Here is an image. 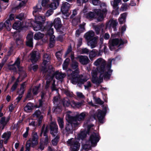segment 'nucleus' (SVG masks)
<instances>
[{"mask_svg": "<svg viewBox=\"0 0 151 151\" xmlns=\"http://www.w3.org/2000/svg\"><path fill=\"white\" fill-rule=\"evenodd\" d=\"M114 61L113 59H109L106 65L105 60L101 58L97 59L94 64L96 66L100 65L96 69L93 70L91 72L92 81L94 83L99 84L103 81V78L109 79L111 74L112 70L110 69L111 62Z\"/></svg>", "mask_w": 151, "mask_h": 151, "instance_id": "obj_1", "label": "nucleus"}, {"mask_svg": "<svg viewBox=\"0 0 151 151\" xmlns=\"http://www.w3.org/2000/svg\"><path fill=\"white\" fill-rule=\"evenodd\" d=\"M78 63L76 60L72 61L71 64V68L75 70L72 71L71 69H69L67 70L68 78L71 81V83L73 84H77V85L81 87L84 82H86L88 79L83 77L82 75H79V69L78 68Z\"/></svg>", "mask_w": 151, "mask_h": 151, "instance_id": "obj_2", "label": "nucleus"}, {"mask_svg": "<svg viewBox=\"0 0 151 151\" xmlns=\"http://www.w3.org/2000/svg\"><path fill=\"white\" fill-rule=\"evenodd\" d=\"M68 122L65 125V129L63 128L61 131V132L63 134L66 135L67 136L69 134L73 133L75 127L78 124V122H75L73 120L72 121H70L69 115H68Z\"/></svg>", "mask_w": 151, "mask_h": 151, "instance_id": "obj_3", "label": "nucleus"}, {"mask_svg": "<svg viewBox=\"0 0 151 151\" xmlns=\"http://www.w3.org/2000/svg\"><path fill=\"white\" fill-rule=\"evenodd\" d=\"M50 55L47 53L43 55V64L44 66L42 67L41 72L44 75H49L50 73H52L53 71V68L52 66H50L48 67H47L45 66L47 62L50 60Z\"/></svg>", "mask_w": 151, "mask_h": 151, "instance_id": "obj_4", "label": "nucleus"}, {"mask_svg": "<svg viewBox=\"0 0 151 151\" xmlns=\"http://www.w3.org/2000/svg\"><path fill=\"white\" fill-rule=\"evenodd\" d=\"M127 42V40L123 41L121 38H111L109 42V49L111 50H112L115 49L116 46H118L119 47Z\"/></svg>", "mask_w": 151, "mask_h": 151, "instance_id": "obj_5", "label": "nucleus"}, {"mask_svg": "<svg viewBox=\"0 0 151 151\" xmlns=\"http://www.w3.org/2000/svg\"><path fill=\"white\" fill-rule=\"evenodd\" d=\"M67 143L70 146L71 151H78L79 150L80 144L76 139L72 138L68 140Z\"/></svg>", "mask_w": 151, "mask_h": 151, "instance_id": "obj_6", "label": "nucleus"}, {"mask_svg": "<svg viewBox=\"0 0 151 151\" xmlns=\"http://www.w3.org/2000/svg\"><path fill=\"white\" fill-rule=\"evenodd\" d=\"M90 133H91V134L88 141L90 142L91 144L92 145V146L94 147L99 140V135L98 134L95 133L93 129L91 131Z\"/></svg>", "mask_w": 151, "mask_h": 151, "instance_id": "obj_7", "label": "nucleus"}, {"mask_svg": "<svg viewBox=\"0 0 151 151\" xmlns=\"http://www.w3.org/2000/svg\"><path fill=\"white\" fill-rule=\"evenodd\" d=\"M39 137L36 132H32V137L27 141L31 143V146L34 147L37 146L38 143Z\"/></svg>", "mask_w": 151, "mask_h": 151, "instance_id": "obj_8", "label": "nucleus"}, {"mask_svg": "<svg viewBox=\"0 0 151 151\" xmlns=\"http://www.w3.org/2000/svg\"><path fill=\"white\" fill-rule=\"evenodd\" d=\"M47 80L46 81V85L45 86V88L46 89H47L50 87V88L52 91H57V88L55 84V81L54 80L52 81V79L51 78L50 79H47L46 78Z\"/></svg>", "mask_w": 151, "mask_h": 151, "instance_id": "obj_9", "label": "nucleus"}, {"mask_svg": "<svg viewBox=\"0 0 151 151\" xmlns=\"http://www.w3.org/2000/svg\"><path fill=\"white\" fill-rule=\"evenodd\" d=\"M103 6L104 8L102 10L99 9L97 15L98 17L97 20L99 21H102L104 18V15L106 14L107 12V10L106 9V7L105 4H103Z\"/></svg>", "mask_w": 151, "mask_h": 151, "instance_id": "obj_10", "label": "nucleus"}, {"mask_svg": "<svg viewBox=\"0 0 151 151\" xmlns=\"http://www.w3.org/2000/svg\"><path fill=\"white\" fill-rule=\"evenodd\" d=\"M86 116L84 113H82L79 114H77L76 116H72L69 115L70 121L73 120L75 122H78L77 121H81L83 120Z\"/></svg>", "mask_w": 151, "mask_h": 151, "instance_id": "obj_11", "label": "nucleus"}, {"mask_svg": "<svg viewBox=\"0 0 151 151\" xmlns=\"http://www.w3.org/2000/svg\"><path fill=\"white\" fill-rule=\"evenodd\" d=\"M20 59L18 58L15 61L14 63L12 65H10L9 66V68L10 69L13 70H15L16 69V68L15 67L16 65L19 69V71L21 72L24 71V68L22 67H21L20 65Z\"/></svg>", "mask_w": 151, "mask_h": 151, "instance_id": "obj_12", "label": "nucleus"}, {"mask_svg": "<svg viewBox=\"0 0 151 151\" xmlns=\"http://www.w3.org/2000/svg\"><path fill=\"white\" fill-rule=\"evenodd\" d=\"M50 133L54 137L56 136L57 135H59L57 133H58V125L55 123H52L50 126Z\"/></svg>", "mask_w": 151, "mask_h": 151, "instance_id": "obj_13", "label": "nucleus"}, {"mask_svg": "<svg viewBox=\"0 0 151 151\" xmlns=\"http://www.w3.org/2000/svg\"><path fill=\"white\" fill-rule=\"evenodd\" d=\"M105 113L101 110L99 109L94 114V117L95 119L97 118L99 122L101 123H103V119L104 118Z\"/></svg>", "mask_w": 151, "mask_h": 151, "instance_id": "obj_14", "label": "nucleus"}, {"mask_svg": "<svg viewBox=\"0 0 151 151\" xmlns=\"http://www.w3.org/2000/svg\"><path fill=\"white\" fill-rule=\"evenodd\" d=\"M93 126V125L92 124L88 125L87 131H84L81 132L79 135V138L82 140L86 138L87 134H89L90 133L91 131L93 129L92 127Z\"/></svg>", "mask_w": 151, "mask_h": 151, "instance_id": "obj_15", "label": "nucleus"}, {"mask_svg": "<svg viewBox=\"0 0 151 151\" xmlns=\"http://www.w3.org/2000/svg\"><path fill=\"white\" fill-rule=\"evenodd\" d=\"M30 59L32 63L34 64L37 62L40 57V55L38 52L36 51L32 52L30 54Z\"/></svg>", "mask_w": 151, "mask_h": 151, "instance_id": "obj_16", "label": "nucleus"}, {"mask_svg": "<svg viewBox=\"0 0 151 151\" xmlns=\"http://www.w3.org/2000/svg\"><path fill=\"white\" fill-rule=\"evenodd\" d=\"M78 58L80 63L83 65H86L89 63L90 60L88 57L85 55H79L76 59Z\"/></svg>", "mask_w": 151, "mask_h": 151, "instance_id": "obj_17", "label": "nucleus"}, {"mask_svg": "<svg viewBox=\"0 0 151 151\" xmlns=\"http://www.w3.org/2000/svg\"><path fill=\"white\" fill-rule=\"evenodd\" d=\"M54 70L52 73H50L49 75H47L50 76L52 74L53 77L55 76L57 80H61L63 79L65 76V74L64 73H62L58 71H56L55 72H54Z\"/></svg>", "mask_w": 151, "mask_h": 151, "instance_id": "obj_18", "label": "nucleus"}, {"mask_svg": "<svg viewBox=\"0 0 151 151\" xmlns=\"http://www.w3.org/2000/svg\"><path fill=\"white\" fill-rule=\"evenodd\" d=\"M25 86V82L23 83L21 85V87L20 90L17 91V93L19 94V96L16 99V102L18 103L22 97V95L24 94V88Z\"/></svg>", "mask_w": 151, "mask_h": 151, "instance_id": "obj_19", "label": "nucleus"}, {"mask_svg": "<svg viewBox=\"0 0 151 151\" xmlns=\"http://www.w3.org/2000/svg\"><path fill=\"white\" fill-rule=\"evenodd\" d=\"M33 116L34 117L38 118V125L39 126L40 125L43 118V116L41 115L40 111L39 110H36L33 114Z\"/></svg>", "mask_w": 151, "mask_h": 151, "instance_id": "obj_20", "label": "nucleus"}, {"mask_svg": "<svg viewBox=\"0 0 151 151\" xmlns=\"http://www.w3.org/2000/svg\"><path fill=\"white\" fill-rule=\"evenodd\" d=\"M70 7V4L67 2H65L62 4L61 10L63 14H66Z\"/></svg>", "mask_w": 151, "mask_h": 151, "instance_id": "obj_21", "label": "nucleus"}, {"mask_svg": "<svg viewBox=\"0 0 151 151\" xmlns=\"http://www.w3.org/2000/svg\"><path fill=\"white\" fill-rule=\"evenodd\" d=\"M98 38V37H96L92 40H89L88 42V45L90 46L91 48H94L97 46Z\"/></svg>", "mask_w": 151, "mask_h": 151, "instance_id": "obj_22", "label": "nucleus"}, {"mask_svg": "<svg viewBox=\"0 0 151 151\" xmlns=\"http://www.w3.org/2000/svg\"><path fill=\"white\" fill-rule=\"evenodd\" d=\"M53 24L52 22H48L46 26V28L47 31V34L49 35H53V29L52 28Z\"/></svg>", "mask_w": 151, "mask_h": 151, "instance_id": "obj_23", "label": "nucleus"}, {"mask_svg": "<svg viewBox=\"0 0 151 151\" xmlns=\"http://www.w3.org/2000/svg\"><path fill=\"white\" fill-rule=\"evenodd\" d=\"M95 35L94 32L92 30L87 32L84 35V37L87 40H92L94 37Z\"/></svg>", "mask_w": 151, "mask_h": 151, "instance_id": "obj_24", "label": "nucleus"}, {"mask_svg": "<svg viewBox=\"0 0 151 151\" xmlns=\"http://www.w3.org/2000/svg\"><path fill=\"white\" fill-rule=\"evenodd\" d=\"M27 41L26 45L29 47H32L33 46V34H29L27 37Z\"/></svg>", "mask_w": 151, "mask_h": 151, "instance_id": "obj_25", "label": "nucleus"}, {"mask_svg": "<svg viewBox=\"0 0 151 151\" xmlns=\"http://www.w3.org/2000/svg\"><path fill=\"white\" fill-rule=\"evenodd\" d=\"M53 24L55 28H58L62 26L61 21L59 18H57L54 20L53 23H52Z\"/></svg>", "mask_w": 151, "mask_h": 151, "instance_id": "obj_26", "label": "nucleus"}, {"mask_svg": "<svg viewBox=\"0 0 151 151\" xmlns=\"http://www.w3.org/2000/svg\"><path fill=\"white\" fill-rule=\"evenodd\" d=\"M48 132V129L47 126H46V127H45V125L44 124L42 128L41 132L40 134V136H42V134H43L44 136L47 135Z\"/></svg>", "mask_w": 151, "mask_h": 151, "instance_id": "obj_27", "label": "nucleus"}, {"mask_svg": "<svg viewBox=\"0 0 151 151\" xmlns=\"http://www.w3.org/2000/svg\"><path fill=\"white\" fill-rule=\"evenodd\" d=\"M9 121L8 119H6L5 117H2L0 120V124L1 125L2 130H3Z\"/></svg>", "mask_w": 151, "mask_h": 151, "instance_id": "obj_28", "label": "nucleus"}, {"mask_svg": "<svg viewBox=\"0 0 151 151\" xmlns=\"http://www.w3.org/2000/svg\"><path fill=\"white\" fill-rule=\"evenodd\" d=\"M104 25L103 24H101L98 25H94L93 26V28L97 35H98L99 34L100 31L101 30L103 31V28L104 27Z\"/></svg>", "mask_w": 151, "mask_h": 151, "instance_id": "obj_29", "label": "nucleus"}, {"mask_svg": "<svg viewBox=\"0 0 151 151\" xmlns=\"http://www.w3.org/2000/svg\"><path fill=\"white\" fill-rule=\"evenodd\" d=\"M42 9V7L40 4H37L35 6L33 7V15L36 17L37 14L36 13L40 12Z\"/></svg>", "mask_w": 151, "mask_h": 151, "instance_id": "obj_30", "label": "nucleus"}, {"mask_svg": "<svg viewBox=\"0 0 151 151\" xmlns=\"http://www.w3.org/2000/svg\"><path fill=\"white\" fill-rule=\"evenodd\" d=\"M109 25H107V27L111 28L112 27L114 31L116 30V27L118 24V23L116 20H112L109 21Z\"/></svg>", "mask_w": 151, "mask_h": 151, "instance_id": "obj_31", "label": "nucleus"}, {"mask_svg": "<svg viewBox=\"0 0 151 151\" xmlns=\"http://www.w3.org/2000/svg\"><path fill=\"white\" fill-rule=\"evenodd\" d=\"M61 103L65 107H68L71 105V102H70L69 99L67 97L63 99L61 101Z\"/></svg>", "mask_w": 151, "mask_h": 151, "instance_id": "obj_32", "label": "nucleus"}, {"mask_svg": "<svg viewBox=\"0 0 151 151\" xmlns=\"http://www.w3.org/2000/svg\"><path fill=\"white\" fill-rule=\"evenodd\" d=\"M42 27V23L40 22L39 21H37V22L35 21L34 24L33 25L34 29L35 31H37L40 30Z\"/></svg>", "mask_w": 151, "mask_h": 151, "instance_id": "obj_33", "label": "nucleus"}, {"mask_svg": "<svg viewBox=\"0 0 151 151\" xmlns=\"http://www.w3.org/2000/svg\"><path fill=\"white\" fill-rule=\"evenodd\" d=\"M57 121L59 127L61 129V131L64 128V125L63 119L60 117H58Z\"/></svg>", "mask_w": 151, "mask_h": 151, "instance_id": "obj_34", "label": "nucleus"}, {"mask_svg": "<svg viewBox=\"0 0 151 151\" xmlns=\"http://www.w3.org/2000/svg\"><path fill=\"white\" fill-rule=\"evenodd\" d=\"M91 146H92V145L90 142L87 141L83 146V150H84V151L88 150L91 148Z\"/></svg>", "mask_w": 151, "mask_h": 151, "instance_id": "obj_35", "label": "nucleus"}, {"mask_svg": "<svg viewBox=\"0 0 151 151\" xmlns=\"http://www.w3.org/2000/svg\"><path fill=\"white\" fill-rule=\"evenodd\" d=\"M60 139V135H57L52 140L51 142L53 145L56 146L57 145Z\"/></svg>", "mask_w": 151, "mask_h": 151, "instance_id": "obj_36", "label": "nucleus"}, {"mask_svg": "<svg viewBox=\"0 0 151 151\" xmlns=\"http://www.w3.org/2000/svg\"><path fill=\"white\" fill-rule=\"evenodd\" d=\"M32 104L31 103H29L25 106L24 110L26 112H27L32 109Z\"/></svg>", "mask_w": 151, "mask_h": 151, "instance_id": "obj_37", "label": "nucleus"}, {"mask_svg": "<svg viewBox=\"0 0 151 151\" xmlns=\"http://www.w3.org/2000/svg\"><path fill=\"white\" fill-rule=\"evenodd\" d=\"M59 2H57L56 1H53V2L51 4L49 5V7L50 8L52 9H55L57 6L58 5Z\"/></svg>", "mask_w": 151, "mask_h": 151, "instance_id": "obj_38", "label": "nucleus"}, {"mask_svg": "<svg viewBox=\"0 0 151 151\" xmlns=\"http://www.w3.org/2000/svg\"><path fill=\"white\" fill-rule=\"evenodd\" d=\"M100 48L101 50H100L99 51V54H100L101 52H102L103 51L105 53L107 52V47L105 44H101L100 46Z\"/></svg>", "mask_w": 151, "mask_h": 151, "instance_id": "obj_39", "label": "nucleus"}, {"mask_svg": "<svg viewBox=\"0 0 151 151\" xmlns=\"http://www.w3.org/2000/svg\"><path fill=\"white\" fill-rule=\"evenodd\" d=\"M44 35L43 34L39 32L35 35L34 38L36 40H40L42 38L44 37Z\"/></svg>", "mask_w": 151, "mask_h": 151, "instance_id": "obj_40", "label": "nucleus"}, {"mask_svg": "<svg viewBox=\"0 0 151 151\" xmlns=\"http://www.w3.org/2000/svg\"><path fill=\"white\" fill-rule=\"evenodd\" d=\"M122 0H114L111 2V4L113 7H119V3Z\"/></svg>", "mask_w": 151, "mask_h": 151, "instance_id": "obj_41", "label": "nucleus"}, {"mask_svg": "<svg viewBox=\"0 0 151 151\" xmlns=\"http://www.w3.org/2000/svg\"><path fill=\"white\" fill-rule=\"evenodd\" d=\"M55 29L59 34H62L63 35H65V29L63 27H62V26L58 28H56Z\"/></svg>", "mask_w": 151, "mask_h": 151, "instance_id": "obj_42", "label": "nucleus"}, {"mask_svg": "<svg viewBox=\"0 0 151 151\" xmlns=\"http://www.w3.org/2000/svg\"><path fill=\"white\" fill-rule=\"evenodd\" d=\"M11 134V132L9 131L5 132L2 135V137L5 139L8 140L10 138Z\"/></svg>", "mask_w": 151, "mask_h": 151, "instance_id": "obj_43", "label": "nucleus"}, {"mask_svg": "<svg viewBox=\"0 0 151 151\" xmlns=\"http://www.w3.org/2000/svg\"><path fill=\"white\" fill-rule=\"evenodd\" d=\"M82 104V102L76 103L74 101H73L71 102V106L73 107H79L81 106Z\"/></svg>", "mask_w": 151, "mask_h": 151, "instance_id": "obj_44", "label": "nucleus"}, {"mask_svg": "<svg viewBox=\"0 0 151 151\" xmlns=\"http://www.w3.org/2000/svg\"><path fill=\"white\" fill-rule=\"evenodd\" d=\"M20 23V22L19 21L16 22L12 26L13 28L15 29H19L21 27Z\"/></svg>", "mask_w": 151, "mask_h": 151, "instance_id": "obj_45", "label": "nucleus"}, {"mask_svg": "<svg viewBox=\"0 0 151 151\" xmlns=\"http://www.w3.org/2000/svg\"><path fill=\"white\" fill-rule=\"evenodd\" d=\"M4 24H5V27L6 28V29L8 30H10V28L11 27V23L9 19H7L6 20L4 23Z\"/></svg>", "mask_w": 151, "mask_h": 151, "instance_id": "obj_46", "label": "nucleus"}, {"mask_svg": "<svg viewBox=\"0 0 151 151\" xmlns=\"http://www.w3.org/2000/svg\"><path fill=\"white\" fill-rule=\"evenodd\" d=\"M45 20V16H38L37 17H36L35 21L37 22V21H39L40 22H44Z\"/></svg>", "mask_w": 151, "mask_h": 151, "instance_id": "obj_47", "label": "nucleus"}, {"mask_svg": "<svg viewBox=\"0 0 151 151\" xmlns=\"http://www.w3.org/2000/svg\"><path fill=\"white\" fill-rule=\"evenodd\" d=\"M95 13L93 12H90L86 14V17L88 19H91L94 17Z\"/></svg>", "mask_w": 151, "mask_h": 151, "instance_id": "obj_48", "label": "nucleus"}, {"mask_svg": "<svg viewBox=\"0 0 151 151\" xmlns=\"http://www.w3.org/2000/svg\"><path fill=\"white\" fill-rule=\"evenodd\" d=\"M45 137L44 139V142L45 145H47L49 141H50V136L47 135L44 136Z\"/></svg>", "mask_w": 151, "mask_h": 151, "instance_id": "obj_49", "label": "nucleus"}, {"mask_svg": "<svg viewBox=\"0 0 151 151\" xmlns=\"http://www.w3.org/2000/svg\"><path fill=\"white\" fill-rule=\"evenodd\" d=\"M19 78H18L16 81L12 86L11 89L12 91H14L17 88V86L18 84V83L19 82Z\"/></svg>", "mask_w": 151, "mask_h": 151, "instance_id": "obj_50", "label": "nucleus"}, {"mask_svg": "<svg viewBox=\"0 0 151 151\" xmlns=\"http://www.w3.org/2000/svg\"><path fill=\"white\" fill-rule=\"evenodd\" d=\"M17 18L20 20H24L25 19V17L24 16V14L22 13L18 15Z\"/></svg>", "mask_w": 151, "mask_h": 151, "instance_id": "obj_51", "label": "nucleus"}, {"mask_svg": "<svg viewBox=\"0 0 151 151\" xmlns=\"http://www.w3.org/2000/svg\"><path fill=\"white\" fill-rule=\"evenodd\" d=\"M113 8L114 9V10H113L112 12V14L115 15H116L119 14V7Z\"/></svg>", "mask_w": 151, "mask_h": 151, "instance_id": "obj_52", "label": "nucleus"}, {"mask_svg": "<svg viewBox=\"0 0 151 151\" xmlns=\"http://www.w3.org/2000/svg\"><path fill=\"white\" fill-rule=\"evenodd\" d=\"M53 111L56 113L60 112L61 111L60 107L58 105H55L53 108Z\"/></svg>", "mask_w": 151, "mask_h": 151, "instance_id": "obj_53", "label": "nucleus"}, {"mask_svg": "<svg viewBox=\"0 0 151 151\" xmlns=\"http://www.w3.org/2000/svg\"><path fill=\"white\" fill-rule=\"evenodd\" d=\"M128 6L126 3H123L120 9L122 11H126L127 9Z\"/></svg>", "mask_w": 151, "mask_h": 151, "instance_id": "obj_54", "label": "nucleus"}, {"mask_svg": "<svg viewBox=\"0 0 151 151\" xmlns=\"http://www.w3.org/2000/svg\"><path fill=\"white\" fill-rule=\"evenodd\" d=\"M16 43L18 46L22 45L23 43V40L21 38H17L16 40Z\"/></svg>", "mask_w": 151, "mask_h": 151, "instance_id": "obj_55", "label": "nucleus"}, {"mask_svg": "<svg viewBox=\"0 0 151 151\" xmlns=\"http://www.w3.org/2000/svg\"><path fill=\"white\" fill-rule=\"evenodd\" d=\"M58 97L54 96L53 99V102L55 105H58L59 102L58 101Z\"/></svg>", "mask_w": 151, "mask_h": 151, "instance_id": "obj_56", "label": "nucleus"}, {"mask_svg": "<svg viewBox=\"0 0 151 151\" xmlns=\"http://www.w3.org/2000/svg\"><path fill=\"white\" fill-rule=\"evenodd\" d=\"M95 102L96 104H99L100 105H102L104 102L102 101L99 98H96L95 99Z\"/></svg>", "mask_w": 151, "mask_h": 151, "instance_id": "obj_57", "label": "nucleus"}, {"mask_svg": "<svg viewBox=\"0 0 151 151\" xmlns=\"http://www.w3.org/2000/svg\"><path fill=\"white\" fill-rule=\"evenodd\" d=\"M94 50H93L92 51L90 52L89 56L90 58H93L96 56L97 53L94 51Z\"/></svg>", "mask_w": 151, "mask_h": 151, "instance_id": "obj_58", "label": "nucleus"}, {"mask_svg": "<svg viewBox=\"0 0 151 151\" xmlns=\"http://www.w3.org/2000/svg\"><path fill=\"white\" fill-rule=\"evenodd\" d=\"M39 104L37 105V107L39 108L42 106L44 103L45 100L43 99H40L38 101Z\"/></svg>", "mask_w": 151, "mask_h": 151, "instance_id": "obj_59", "label": "nucleus"}, {"mask_svg": "<svg viewBox=\"0 0 151 151\" xmlns=\"http://www.w3.org/2000/svg\"><path fill=\"white\" fill-rule=\"evenodd\" d=\"M44 142L40 140L39 143V145L38 147V148L40 149L41 150H43L45 147V145Z\"/></svg>", "mask_w": 151, "mask_h": 151, "instance_id": "obj_60", "label": "nucleus"}, {"mask_svg": "<svg viewBox=\"0 0 151 151\" xmlns=\"http://www.w3.org/2000/svg\"><path fill=\"white\" fill-rule=\"evenodd\" d=\"M53 13V10L52 9H50L48 10L45 13V16L47 17L51 15Z\"/></svg>", "mask_w": 151, "mask_h": 151, "instance_id": "obj_61", "label": "nucleus"}, {"mask_svg": "<svg viewBox=\"0 0 151 151\" xmlns=\"http://www.w3.org/2000/svg\"><path fill=\"white\" fill-rule=\"evenodd\" d=\"M31 143L27 141L26 144V150L25 151H29L31 146Z\"/></svg>", "mask_w": 151, "mask_h": 151, "instance_id": "obj_62", "label": "nucleus"}, {"mask_svg": "<svg viewBox=\"0 0 151 151\" xmlns=\"http://www.w3.org/2000/svg\"><path fill=\"white\" fill-rule=\"evenodd\" d=\"M55 55L57 58L59 60H60L61 59V57L62 55L61 51H59L56 52Z\"/></svg>", "mask_w": 151, "mask_h": 151, "instance_id": "obj_63", "label": "nucleus"}, {"mask_svg": "<svg viewBox=\"0 0 151 151\" xmlns=\"http://www.w3.org/2000/svg\"><path fill=\"white\" fill-rule=\"evenodd\" d=\"M84 86L85 89L88 90L89 88L91 87V84L90 81H88L87 82L86 84L84 85Z\"/></svg>", "mask_w": 151, "mask_h": 151, "instance_id": "obj_64", "label": "nucleus"}]
</instances>
